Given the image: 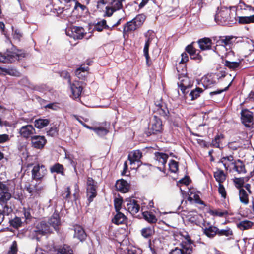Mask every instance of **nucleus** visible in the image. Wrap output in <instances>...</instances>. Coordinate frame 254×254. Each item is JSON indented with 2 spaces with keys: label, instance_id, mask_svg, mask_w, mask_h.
Returning a JSON list of instances; mask_svg holds the SVG:
<instances>
[{
  "label": "nucleus",
  "instance_id": "nucleus-1",
  "mask_svg": "<svg viewBox=\"0 0 254 254\" xmlns=\"http://www.w3.org/2000/svg\"><path fill=\"white\" fill-rule=\"evenodd\" d=\"M218 11L215 15V21L219 25L231 26L237 22L236 12H233L230 8L222 7L217 8Z\"/></svg>",
  "mask_w": 254,
  "mask_h": 254
},
{
  "label": "nucleus",
  "instance_id": "nucleus-2",
  "mask_svg": "<svg viewBox=\"0 0 254 254\" xmlns=\"http://www.w3.org/2000/svg\"><path fill=\"white\" fill-rule=\"evenodd\" d=\"M27 54L22 50H19L12 46L7 49L4 53L0 52V62L11 63L16 60L19 61L26 56Z\"/></svg>",
  "mask_w": 254,
  "mask_h": 254
},
{
  "label": "nucleus",
  "instance_id": "nucleus-3",
  "mask_svg": "<svg viewBox=\"0 0 254 254\" xmlns=\"http://www.w3.org/2000/svg\"><path fill=\"white\" fill-rule=\"evenodd\" d=\"M12 197L11 190L7 185L0 181V205L3 209V212L9 215L13 209L8 205V201Z\"/></svg>",
  "mask_w": 254,
  "mask_h": 254
},
{
  "label": "nucleus",
  "instance_id": "nucleus-4",
  "mask_svg": "<svg viewBox=\"0 0 254 254\" xmlns=\"http://www.w3.org/2000/svg\"><path fill=\"white\" fill-rule=\"evenodd\" d=\"M226 76L225 73H210L204 75L201 81L205 89L211 88L214 87L217 83V80Z\"/></svg>",
  "mask_w": 254,
  "mask_h": 254
},
{
  "label": "nucleus",
  "instance_id": "nucleus-5",
  "mask_svg": "<svg viewBox=\"0 0 254 254\" xmlns=\"http://www.w3.org/2000/svg\"><path fill=\"white\" fill-rule=\"evenodd\" d=\"M163 130L162 121L157 115H154L151 123L148 127V131H146L145 133L147 136H150L151 135L161 133Z\"/></svg>",
  "mask_w": 254,
  "mask_h": 254
},
{
  "label": "nucleus",
  "instance_id": "nucleus-6",
  "mask_svg": "<svg viewBox=\"0 0 254 254\" xmlns=\"http://www.w3.org/2000/svg\"><path fill=\"white\" fill-rule=\"evenodd\" d=\"M154 113L167 120L170 116V112L166 104L162 100L156 101L155 102Z\"/></svg>",
  "mask_w": 254,
  "mask_h": 254
},
{
  "label": "nucleus",
  "instance_id": "nucleus-7",
  "mask_svg": "<svg viewBox=\"0 0 254 254\" xmlns=\"http://www.w3.org/2000/svg\"><path fill=\"white\" fill-rule=\"evenodd\" d=\"M241 121L247 127H250L254 123L253 112L247 109H242L241 113Z\"/></svg>",
  "mask_w": 254,
  "mask_h": 254
},
{
  "label": "nucleus",
  "instance_id": "nucleus-8",
  "mask_svg": "<svg viewBox=\"0 0 254 254\" xmlns=\"http://www.w3.org/2000/svg\"><path fill=\"white\" fill-rule=\"evenodd\" d=\"M47 169L43 164H37L31 170V178L36 181H42L47 173Z\"/></svg>",
  "mask_w": 254,
  "mask_h": 254
},
{
  "label": "nucleus",
  "instance_id": "nucleus-9",
  "mask_svg": "<svg viewBox=\"0 0 254 254\" xmlns=\"http://www.w3.org/2000/svg\"><path fill=\"white\" fill-rule=\"evenodd\" d=\"M218 227L211 224L209 221H203L202 226L203 234L208 238H214L217 234Z\"/></svg>",
  "mask_w": 254,
  "mask_h": 254
},
{
  "label": "nucleus",
  "instance_id": "nucleus-10",
  "mask_svg": "<svg viewBox=\"0 0 254 254\" xmlns=\"http://www.w3.org/2000/svg\"><path fill=\"white\" fill-rule=\"evenodd\" d=\"M182 72L180 71V72L181 73L180 74H179V79L180 82L179 84L178 83V86L183 94L185 95L189 92V91L186 90L190 88L192 85L189 83V77L186 76V73H184L186 70L183 69H182Z\"/></svg>",
  "mask_w": 254,
  "mask_h": 254
},
{
  "label": "nucleus",
  "instance_id": "nucleus-11",
  "mask_svg": "<svg viewBox=\"0 0 254 254\" xmlns=\"http://www.w3.org/2000/svg\"><path fill=\"white\" fill-rule=\"evenodd\" d=\"M35 232L36 235L41 236L53 233L52 228L49 223L45 221H41L38 222L35 227Z\"/></svg>",
  "mask_w": 254,
  "mask_h": 254
},
{
  "label": "nucleus",
  "instance_id": "nucleus-12",
  "mask_svg": "<svg viewBox=\"0 0 254 254\" xmlns=\"http://www.w3.org/2000/svg\"><path fill=\"white\" fill-rule=\"evenodd\" d=\"M127 202V209L132 215L137 214L140 208V204L138 201L133 198H128L126 199Z\"/></svg>",
  "mask_w": 254,
  "mask_h": 254
},
{
  "label": "nucleus",
  "instance_id": "nucleus-13",
  "mask_svg": "<svg viewBox=\"0 0 254 254\" xmlns=\"http://www.w3.org/2000/svg\"><path fill=\"white\" fill-rule=\"evenodd\" d=\"M47 139L44 136L33 135L31 136V146L36 149L41 150L47 143Z\"/></svg>",
  "mask_w": 254,
  "mask_h": 254
},
{
  "label": "nucleus",
  "instance_id": "nucleus-14",
  "mask_svg": "<svg viewBox=\"0 0 254 254\" xmlns=\"http://www.w3.org/2000/svg\"><path fill=\"white\" fill-rule=\"evenodd\" d=\"M19 133L22 137L28 139L31 138L33 134L36 133L35 129L33 126L31 125H27L22 126L19 131Z\"/></svg>",
  "mask_w": 254,
  "mask_h": 254
},
{
  "label": "nucleus",
  "instance_id": "nucleus-15",
  "mask_svg": "<svg viewBox=\"0 0 254 254\" xmlns=\"http://www.w3.org/2000/svg\"><path fill=\"white\" fill-rule=\"evenodd\" d=\"M26 191L30 194L31 196L34 197L40 196V194L44 190V187L41 185L40 183H36L33 187L31 185L26 187Z\"/></svg>",
  "mask_w": 254,
  "mask_h": 254
},
{
  "label": "nucleus",
  "instance_id": "nucleus-16",
  "mask_svg": "<svg viewBox=\"0 0 254 254\" xmlns=\"http://www.w3.org/2000/svg\"><path fill=\"white\" fill-rule=\"evenodd\" d=\"M115 187L118 191L122 193H125L129 191L130 184L126 180L121 179L117 180Z\"/></svg>",
  "mask_w": 254,
  "mask_h": 254
},
{
  "label": "nucleus",
  "instance_id": "nucleus-17",
  "mask_svg": "<svg viewBox=\"0 0 254 254\" xmlns=\"http://www.w3.org/2000/svg\"><path fill=\"white\" fill-rule=\"evenodd\" d=\"M82 84V82L76 80L70 83V89L74 98H78L80 97L83 89Z\"/></svg>",
  "mask_w": 254,
  "mask_h": 254
},
{
  "label": "nucleus",
  "instance_id": "nucleus-18",
  "mask_svg": "<svg viewBox=\"0 0 254 254\" xmlns=\"http://www.w3.org/2000/svg\"><path fill=\"white\" fill-rule=\"evenodd\" d=\"M73 230L74 231L73 235L74 238H77L81 242L86 240L87 235L84 229L81 226L78 224L74 225L73 226Z\"/></svg>",
  "mask_w": 254,
  "mask_h": 254
},
{
  "label": "nucleus",
  "instance_id": "nucleus-19",
  "mask_svg": "<svg viewBox=\"0 0 254 254\" xmlns=\"http://www.w3.org/2000/svg\"><path fill=\"white\" fill-rule=\"evenodd\" d=\"M235 38L233 36H223L218 37H213L214 41H216V46L221 45L223 46H229L233 44V39Z\"/></svg>",
  "mask_w": 254,
  "mask_h": 254
},
{
  "label": "nucleus",
  "instance_id": "nucleus-20",
  "mask_svg": "<svg viewBox=\"0 0 254 254\" xmlns=\"http://www.w3.org/2000/svg\"><path fill=\"white\" fill-rule=\"evenodd\" d=\"M50 227H52L54 230L58 232L59 226L61 225V219L58 213L54 212L47 222Z\"/></svg>",
  "mask_w": 254,
  "mask_h": 254
},
{
  "label": "nucleus",
  "instance_id": "nucleus-21",
  "mask_svg": "<svg viewBox=\"0 0 254 254\" xmlns=\"http://www.w3.org/2000/svg\"><path fill=\"white\" fill-rule=\"evenodd\" d=\"M236 160L234 159L232 155H230L225 157H223L220 160L219 162L223 164L226 170H232V166Z\"/></svg>",
  "mask_w": 254,
  "mask_h": 254
},
{
  "label": "nucleus",
  "instance_id": "nucleus-22",
  "mask_svg": "<svg viewBox=\"0 0 254 254\" xmlns=\"http://www.w3.org/2000/svg\"><path fill=\"white\" fill-rule=\"evenodd\" d=\"M212 38L204 37L199 39L197 41L199 48L202 51L209 50L212 49Z\"/></svg>",
  "mask_w": 254,
  "mask_h": 254
},
{
  "label": "nucleus",
  "instance_id": "nucleus-23",
  "mask_svg": "<svg viewBox=\"0 0 254 254\" xmlns=\"http://www.w3.org/2000/svg\"><path fill=\"white\" fill-rule=\"evenodd\" d=\"M142 153L140 150H135L131 151L128 155V160L131 165L135 162L138 164L141 163L140 159L142 157Z\"/></svg>",
  "mask_w": 254,
  "mask_h": 254
},
{
  "label": "nucleus",
  "instance_id": "nucleus-24",
  "mask_svg": "<svg viewBox=\"0 0 254 254\" xmlns=\"http://www.w3.org/2000/svg\"><path fill=\"white\" fill-rule=\"evenodd\" d=\"M97 189L98 188L86 187V195L88 206L97 196Z\"/></svg>",
  "mask_w": 254,
  "mask_h": 254
},
{
  "label": "nucleus",
  "instance_id": "nucleus-25",
  "mask_svg": "<svg viewBox=\"0 0 254 254\" xmlns=\"http://www.w3.org/2000/svg\"><path fill=\"white\" fill-rule=\"evenodd\" d=\"M53 12L56 16L64 19H66L70 16V12L68 9L64 10V7H55L53 9Z\"/></svg>",
  "mask_w": 254,
  "mask_h": 254
},
{
  "label": "nucleus",
  "instance_id": "nucleus-26",
  "mask_svg": "<svg viewBox=\"0 0 254 254\" xmlns=\"http://www.w3.org/2000/svg\"><path fill=\"white\" fill-rule=\"evenodd\" d=\"M139 28L137 24H136L132 20L130 21L127 22L124 26L123 33L125 36L126 35H127L129 33L132 31H134Z\"/></svg>",
  "mask_w": 254,
  "mask_h": 254
},
{
  "label": "nucleus",
  "instance_id": "nucleus-27",
  "mask_svg": "<svg viewBox=\"0 0 254 254\" xmlns=\"http://www.w3.org/2000/svg\"><path fill=\"white\" fill-rule=\"evenodd\" d=\"M152 167L153 166L150 164H143L141 162L140 164H138L137 171L140 173L142 176H146L149 174Z\"/></svg>",
  "mask_w": 254,
  "mask_h": 254
},
{
  "label": "nucleus",
  "instance_id": "nucleus-28",
  "mask_svg": "<svg viewBox=\"0 0 254 254\" xmlns=\"http://www.w3.org/2000/svg\"><path fill=\"white\" fill-rule=\"evenodd\" d=\"M73 37L75 39H81L86 34L84 29L82 27L73 26L72 27Z\"/></svg>",
  "mask_w": 254,
  "mask_h": 254
},
{
  "label": "nucleus",
  "instance_id": "nucleus-29",
  "mask_svg": "<svg viewBox=\"0 0 254 254\" xmlns=\"http://www.w3.org/2000/svg\"><path fill=\"white\" fill-rule=\"evenodd\" d=\"M116 212V214L112 219V223L117 225L125 224L127 220V217L120 211Z\"/></svg>",
  "mask_w": 254,
  "mask_h": 254
},
{
  "label": "nucleus",
  "instance_id": "nucleus-30",
  "mask_svg": "<svg viewBox=\"0 0 254 254\" xmlns=\"http://www.w3.org/2000/svg\"><path fill=\"white\" fill-rule=\"evenodd\" d=\"M232 170L237 172L238 174L246 173L247 172L244 162L239 159L236 160L232 166Z\"/></svg>",
  "mask_w": 254,
  "mask_h": 254
},
{
  "label": "nucleus",
  "instance_id": "nucleus-31",
  "mask_svg": "<svg viewBox=\"0 0 254 254\" xmlns=\"http://www.w3.org/2000/svg\"><path fill=\"white\" fill-rule=\"evenodd\" d=\"M144 36L146 37V40L143 49V53H145L147 54V56H148L150 44L154 38V34L152 31L148 30L145 34Z\"/></svg>",
  "mask_w": 254,
  "mask_h": 254
},
{
  "label": "nucleus",
  "instance_id": "nucleus-32",
  "mask_svg": "<svg viewBox=\"0 0 254 254\" xmlns=\"http://www.w3.org/2000/svg\"><path fill=\"white\" fill-rule=\"evenodd\" d=\"M154 156L155 159L164 167L169 157L168 154L163 152H156Z\"/></svg>",
  "mask_w": 254,
  "mask_h": 254
},
{
  "label": "nucleus",
  "instance_id": "nucleus-33",
  "mask_svg": "<svg viewBox=\"0 0 254 254\" xmlns=\"http://www.w3.org/2000/svg\"><path fill=\"white\" fill-rule=\"evenodd\" d=\"M249 193L245 189H241L239 190V197L240 201L244 205L248 204Z\"/></svg>",
  "mask_w": 254,
  "mask_h": 254
},
{
  "label": "nucleus",
  "instance_id": "nucleus-34",
  "mask_svg": "<svg viewBox=\"0 0 254 254\" xmlns=\"http://www.w3.org/2000/svg\"><path fill=\"white\" fill-rule=\"evenodd\" d=\"M143 218L149 223L155 224L157 221L156 216L151 212L144 211L142 212Z\"/></svg>",
  "mask_w": 254,
  "mask_h": 254
},
{
  "label": "nucleus",
  "instance_id": "nucleus-35",
  "mask_svg": "<svg viewBox=\"0 0 254 254\" xmlns=\"http://www.w3.org/2000/svg\"><path fill=\"white\" fill-rule=\"evenodd\" d=\"M241 61L239 60L238 62H231L227 60L224 61L223 64L225 66L232 70H236L240 66Z\"/></svg>",
  "mask_w": 254,
  "mask_h": 254
},
{
  "label": "nucleus",
  "instance_id": "nucleus-36",
  "mask_svg": "<svg viewBox=\"0 0 254 254\" xmlns=\"http://www.w3.org/2000/svg\"><path fill=\"white\" fill-rule=\"evenodd\" d=\"M217 235L229 237L228 239L230 240L231 239V237L233 236V232L229 227H226L224 229H219L218 228Z\"/></svg>",
  "mask_w": 254,
  "mask_h": 254
},
{
  "label": "nucleus",
  "instance_id": "nucleus-37",
  "mask_svg": "<svg viewBox=\"0 0 254 254\" xmlns=\"http://www.w3.org/2000/svg\"><path fill=\"white\" fill-rule=\"evenodd\" d=\"M237 21L240 24H247L254 23V15L250 16H238Z\"/></svg>",
  "mask_w": 254,
  "mask_h": 254
},
{
  "label": "nucleus",
  "instance_id": "nucleus-38",
  "mask_svg": "<svg viewBox=\"0 0 254 254\" xmlns=\"http://www.w3.org/2000/svg\"><path fill=\"white\" fill-rule=\"evenodd\" d=\"M214 177L216 181L219 183V184H222L226 179V175L222 170H218L214 172Z\"/></svg>",
  "mask_w": 254,
  "mask_h": 254
},
{
  "label": "nucleus",
  "instance_id": "nucleus-39",
  "mask_svg": "<svg viewBox=\"0 0 254 254\" xmlns=\"http://www.w3.org/2000/svg\"><path fill=\"white\" fill-rule=\"evenodd\" d=\"M64 168L62 164L56 163L50 168V171L51 173H56L64 175Z\"/></svg>",
  "mask_w": 254,
  "mask_h": 254
},
{
  "label": "nucleus",
  "instance_id": "nucleus-40",
  "mask_svg": "<svg viewBox=\"0 0 254 254\" xmlns=\"http://www.w3.org/2000/svg\"><path fill=\"white\" fill-rule=\"evenodd\" d=\"M57 254H74L70 246L64 244L57 250Z\"/></svg>",
  "mask_w": 254,
  "mask_h": 254
},
{
  "label": "nucleus",
  "instance_id": "nucleus-41",
  "mask_svg": "<svg viewBox=\"0 0 254 254\" xmlns=\"http://www.w3.org/2000/svg\"><path fill=\"white\" fill-rule=\"evenodd\" d=\"M104 29H108L112 30V28H110L108 25H107L106 20L103 19L100 22H98L94 26V29L98 32L102 31Z\"/></svg>",
  "mask_w": 254,
  "mask_h": 254
},
{
  "label": "nucleus",
  "instance_id": "nucleus-42",
  "mask_svg": "<svg viewBox=\"0 0 254 254\" xmlns=\"http://www.w3.org/2000/svg\"><path fill=\"white\" fill-rule=\"evenodd\" d=\"M192 250L188 248H181L176 247L174 249L172 250L169 254H191Z\"/></svg>",
  "mask_w": 254,
  "mask_h": 254
},
{
  "label": "nucleus",
  "instance_id": "nucleus-43",
  "mask_svg": "<svg viewBox=\"0 0 254 254\" xmlns=\"http://www.w3.org/2000/svg\"><path fill=\"white\" fill-rule=\"evenodd\" d=\"M0 69L5 74L11 76L19 77L21 75L20 73L15 68H3L0 67Z\"/></svg>",
  "mask_w": 254,
  "mask_h": 254
},
{
  "label": "nucleus",
  "instance_id": "nucleus-44",
  "mask_svg": "<svg viewBox=\"0 0 254 254\" xmlns=\"http://www.w3.org/2000/svg\"><path fill=\"white\" fill-rule=\"evenodd\" d=\"M50 123V120L48 119H38L35 121L34 126L36 128L41 129L47 126Z\"/></svg>",
  "mask_w": 254,
  "mask_h": 254
},
{
  "label": "nucleus",
  "instance_id": "nucleus-45",
  "mask_svg": "<svg viewBox=\"0 0 254 254\" xmlns=\"http://www.w3.org/2000/svg\"><path fill=\"white\" fill-rule=\"evenodd\" d=\"M141 235L145 238H150L154 234L153 228L150 227L143 228L141 230Z\"/></svg>",
  "mask_w": 254,
  "mask_h": 254
},
{
  "label": "nucleus",
  "instance_id": "nucleus-46",
  "mask_svg": "<svg viewBox=\"0 0 254 254\" xmlns=\"http://www.w3.org/2000/svg\"><path fill=\"white\" fill-rule=\"evenodd\" d=\"M253 226V223L249 220L240 221L237 223V227L241 230H245L251 228Z\"/></svg>",
  "mask_w": 254,
  "mask_h": 254
},
{
  "label": "nucleus",
  "instance_id": "nucleus-47",
  "mask_svg": "<svg viewBox=\"0 0 254 254\" xmlns=\"http://www.w3.org/2000/svg\"><path fill=\"white\" fill-rule=\"evenodd\" d=\"M224 136L223 134H217L214 138L212 139L210 144H209L210 146L219 148L220 147V143L221 140L223 139Z\"/></svg>",
  "mask_w": 254,
  "mask_h": 254
},
{
  "label": "nucleus",
  "instance_id": "nucleus-48",
  "mask_svg": "<svg viewBox=\"0 0 254 254\" xmlns=\"http://www.w3.org/2000/svg\"><path fill=\"white\" fill-rule=\"evenodd\" d=\"M203 91L202 88L196 87L195 89L191 90L189 95L191 98V100H194L199 97L200 93H202Z\"/></svg>",
  "mask_w": 254,
  "mask_h": 254
},
{
  "label": "nucleus",
  "instance_id": "nucleus-49",
  "mask_svg": "<svg viewBox=\"0 0 254 254\" xmlns=\"http://www.w3.org/2000/svg\"><path fill=\"white\" fill-rule=\"evenodd\" d=\"M145 15L143 14H140L136 15V17L132 20L134 23L137 24V26L140 28L145 21Z\"/></svg>",
  "mask_w": 254,
  "mask_h": 254
},
{
  "label": "nucleus",
  "instance_id": "nucleus-50",
  "mask_svg": "<svg viewBox=\"0 0 254 254\" xmlns=\"http://www.w3.org/2000/svg\"><path fill=\"white\" fill-rule=\"evenodd\" d=\"M192 244V241L191 240L190 237L187 235L185 238V241H182L181 243V246L183 248H188L192 251V247L191 246Z\"/></svg>",
  "mask_w": 254,
  "mask_h": 254
},
{
  "label": "nucleus",
  "instance_id": "nucleus-51",
  "mask_svg": "<svg viewBox=\"0 0 254 254\" xmlns=\"http://www.w3.org/2000/svg\"><path fill=\"white\" fill-rule=\"evenodd\" d=\"M93 131H94L97 135L101 136L107 135L109 131L107 128L104 127H94Z\"/></svg>",
  "mask_w": 254,
  "mask_h": 254
},
{
  "label": "nucleus",
  "instance_id": "nucleus-52",
  "mask_svg": "<svg viewBox=\"0 0 254 254\" xmlns=\"http://www.w3.org/2000/svg\"><path fill=\"white\" fill-rule=\"evenodd\" d=\"M125 0H113L111 3V6L116 10H119L123 8L122 2Z\"/></svg>",
  "mask_w": 254,
  "mask_h": 254
},
{
  "label": "nucleus",
  "instance_id": "nucleus-53",
  "mask_svg": "<svg viewBox=\"0 0 254 254\" xmlns=\"http://www.w3.org/2000/svg\"><path fill=\"white\" fill-rule=\"evenodd\" d=\"M189 61V56L186 52H184L181 54V60L179 62L178 64L176 65V69L178 72L179 73L180 72L179 69V66L181 64H185Z\"/></svg>",
  "mask_w": 254,
  "mask_h": 254
},
{
  "label": "nucleus",
  "instance_id": "nucleus-54",
  "mask_svg": "<svg viewBox=\"0 0 254 254\" xmlns=\"http://www.w3.org/2000/svg\"><path fill=\"white\" fill-rule=\"evenodd\" d=\"M210 214L213 216L222 217L224 216H227L229 215V212L227 210L222 211L220 209H218L210 210Z\"/></svg>",
  "mask_w": 254,
  "mask_h": 254
},
{
  "label": "nucleus",
  "instance_id": "nucleus-55",
  "mask_svg": "<svg viewBox=\"0 0 254 254\" xmlns=\"http://www.w3.org/2000/svg\"><path fill=\"white\" fill-rule=\"evenodd\" d=\"M22 222L20 217H15L10 220V225L15 228H18L22 226Z\"/></svg>",
  "mask_w": 254,
  "mask_h": 254
},
{
  "label": "nucleus",
  "instance_id": "nucleus-56",
  "mask_svg": "<svg viewBox=\"0 0 254 254\" xmlns=\"http://www.w3.org/2000/svg\"><path fill=\"white\" fill-rule=\"evenodd\" d=\"M169 170L173 173H177L178 170L179 163L174 160H171L169 163Z\"/></svg>",
  "mask_w": 254,
  "mask_h": 254
},
{
  "label": "nucleus",
  "instance_id": "nucleus-57",
  "mask_svg": "<svg viewBox=\"0 0 254 254\" xmlns=\"http://www.w3.org/2000/svg\"><path fill=\"white\" fill-rule=\"evenodd\" d=\"M71 194L70 187L68 186L62 191L61 196L64 199L69 201L71 198Z\"/></svg>",
  "mask_w": 254,
  "mask_h": 254
},
{
  "label": "nucleus",
  "instance_id": "nucleus-58",
  "mask_svg": "<svg viewBox=\"0 0 254 254\" xmlns=\"http://www.w3.org/2000/svg\"><path fill=\"white\" fill-rule=\"evenodd\" d=\"M233 182L235 184V186L237 189L239 190L241 189H244L243 186L245 184L244 182V179L243 178H235L233 179Z\"/></svg>",
  "mask_w": 254,
  "mask_h": 254
},
{
  "label": "nucleus",
  "instance_id": "nucleus-59",
  "mask_svg": "<svg viewBox=\"0 0 254 254\" xmlns=\"http://www.w3.org/2000/svg\"><path fill=\"white\" fill-rule=\"evenodd\" d=\"M86 187L98 188V183L92 177H88L87 178Z\"/></svg>",
  "mask_w": 254,
  "mask_h": 254
},
{
  "label": "nucleus",
  "instance_id": "nucleus-60",
  "mask_svg": "<svg viewBox=\"0 0 254 254\" xmlns=\"http://www.w3.org/2000/svg\"><path fill=\"white\" fill-rule=\"evenodd\" d=\"M194 43V42H192L191 44L187 45L185 48V51L187 53H188L190 57H191L193 56V53L194 52H197V51H199V50L196 49L193 47V44Z\"/></svg>",
  "mask_w": 254,
  "mask_h": 254
},
{
  "label": "nucleus",
  "instance_id": "nucleus-61",
  "mask_svg": "<svg viewBox=\"0 0 254 254\" xmlns=\"http://www.w3.org/2000/svg\"><path fill=\"white\" fill-rule=\"evenodd\" d=\"M123 199L122 197L116 198L114 200V205L116 212L120 211L123 203Z\"/></svg>",
  "mask_w": 254,
  "mask_h": 254
},
{
  "label": "nucleus",
  "instance_id": "nucleus-62",
  "mask_svg": "<svg viewBox=\"0 0 254 254\" xmlns=\"http://www.w3.org/2000/svg\"><path fill=\"white\" fill-rule=\"evenodd\" d=\"M218 190L221 197L226 199L227 196V191L222 184H219Z\"/></svg>",
  "mask_w": 254,
  "mask_h": 254
},
{
  "label": "nucleus",
  "instance_id": "nucleus-63",
  "mask_svg": "<svg viewBox=\"0 0 254 254\" xmlns=\"http://www.w3.org/2000/svg\"><path fill=\"white\" fill-rule=\"evenodd\" d=\"M59 128L58 127H51L47 131V134L51 137L56 136L58 134Z\"/></svg>",
  "mask_w": 254,
  "mask_h": 254
},
{
  "label": "nucleus",
  "instance_id": "nucleus-64",
  "mask_svg": "<svg viewBox=\"0 0 254 254\" xmlns=\"http://www.w3.org/2000/svg\"><path fill=\"white\" fill-rule=\"evenodd\" d=\"M18 251L17 244L16 241H14L10 247L8 254H17Z\"/></svg>",
  "mask_w": 254,
  "mask_h": 254
}]
</instances>
